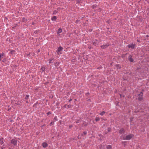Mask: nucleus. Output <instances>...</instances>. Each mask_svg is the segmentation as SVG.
Instances as JSON below:
<instances>
[{
	"label": "nucleus",
	"mask_w": 149,
	"mask_h": 149,
	"mask_svg": "<svg viewBox=\"0 0 149 149\" xmlns=\"http://www.w3.org/2000/svg\"><path fill=\"white\" fill-rule=\"evenodd\" d=\"M137 97L138 100L140 101H141L143 99V93L142 92H140V93L137 95Z\"/></svg>",
	"instance_id": "1"
},
{
	"label": "nucleus",
	"mask_w": 149,
	"mask_h": 149,
	"mask_svg": "<svg viewBox=\"0 0 149 149\" xmlns=\"http://www.w3.org/2000/svg\"><path fill=\"white\" fill-rule=\"evenodd\" d=\"M133 136L134 135L132 134H129L127 135L125 137V139H124L125 140H130Z\"/></svg>",
	"instance_id": "2"
},
{
	"label": "nucleus",
	"mask_w": 149,
	"mask_h": 149,
	"mask_svg": "<svg viewBox=\"0 0 149 149\" xmlns=\"http://www.w3.org/2000/svg\"><path fill=\"white\" fill-rule=\"evenodd\" d=\"M135 46V44H130L127 45V47L129 48H131L132 49L134 48Z\"/></svg>",
	"instance_id": "3"
},
{
	"label": "nucleus",
	"mask_w": 149,
	"mask_h": 149,
	"mask_svg": "<svg viewBox=\"0 0 149 149\" xmlns=\"http://www.w3.org/2000/svg\"><path fill=\"white\" fill-rule=\"evenodd\" d=\"M11 143L13 144L15 146L17 145V140L15 139H13L11 140Z\"/></svg>",
	"instance_id": "4"
},
{
	"label": "nucleus",
	"mask_w": 149,
	"mask_h": 149,
	"mask_svg": "<svg viewBox=\"0 0 149 149\" xmlns=\"http://www.w3.org/2000/svg\"><path fill=\"white\" fill-rule=\"evenodd\" d=\"M109 46V44L108 43H107L106 45H104L101 46V48L102 49H104L107 48V47Z\"/></svg>",
	"instance_id": "5"
},
{
	"label": "nucleus",
	"mask_w": 149,
	"mask_h": 149,
	"mask_svg": "<svg viewBox=\"0 0 149 149\" xmlns=\"http://www.w3.org/2000/svg\"><path fill=\"white\" fill-rule=\"evenodd\" d=\"M128 59L130 62H132L134 61V60L132 58V56L131 55H130L129 56Z\"/></svg>",
	"instance_id": "6"
},
{
	"label": "nucleus",
	"mask_w": 149,
	"mask_h": 149,
	"mask_svg": "<svg viewBox=\"0 0 149 149\" xmlns=\"http://www.w3.org/2000/svg\"><path fill=\"white\" fill-rule=\"evenodd\" d=\"M119 133L121 134H124L125 132V130L123 128L121 129L119 131Z\"/></svg>",
	"instance_id": "7"
},
{
	"label": "nucleus",
	"mask_w": 149,
	"mask_h": 149,
	"mask_svg": "<svg viewBox=\"0 0 149 149\" xmlns=\"http://www.w3.org/2000/svg\"><path fill=\"white\" fill-rule=\"evenodd\" d=\"M42 146L43 148H46L48 146L46 142H44L42 144Z\"/></svg>",
	"instance_id": "8"
},
{
	"label": "nucleus",
	"mask_w": 149,
	"mask_h": 149,
	"mask_svg": "<svg viewBox=\"0 0 149 149\" xmlns=\"http://www.w3.org/2000/svg\"><path fill=\"white\" fill-rule=\"evenodd\" d=\"M63 49V47H59L57 51L58 52H60Z\"/></svg>",
	"instance_id": "9"
},
{
	"label": "nucleus",
	"mask_w": 149,
	"mask_h": 149,
	"mask_svg": "<svg viewBox=\"0 0 149 149\" xmlns=\"http://www.w3.org/2000/svg\"><path fill=\"white\" fill-rule=\"evenodd\" d=\"M62 29L61 28L59 29L57 31V33H61L62 32Z\"/></svg>",
	"instance_id": "10"
},
{
	"label": "nucleus",
	"mask_w": 149,
	"mask_h": 149,
	"mask_svg": "<svg viewBox=\"0 0 149 149\" xmlns=\"http://www.w3.org/2000/svg\"><path fill=\"white\" fill-rule=\"evenodd\" d=\"M56 16H54L51 19L53 21H55L56 19Z\"/></svg>",
	"instance_id": "11"
},
{
	"label": "nucleus",
	"mask_w": 149,
	"mask_h": 149,
	"mask_svg": "<svg viewBox=\"0 0 149 149\" xmlns=\"http://www.w3.org/2000/svg\"><path fill=\"white\" fill-rule=\"evenodd\" d=\"M3 138H1L0 139V144H2L3 143Z\"/></svg>",
	"instance_id": "12"
},
{
	"label": "nucleus",
	"mask_w": 149,
	"mask_h": 149,
	"mask_svg": "<svg viewBox=\"0 0 149 149\" xmlns=\"http://www.w3.org/2000/svg\"><path fill=\"white\" fill-rule=\"evenodd\" d=\"M59 64H60L59 62H56L55 63L54 65L56 67H57V66H59Z\"/></svg>",
	"instance_id": "13"
},
{
	"label": "nucleus",
	"mask_w": 149,
	"mask_h": 149,
	"mask_svg": "<svg viewBox=\"0 0 149 149\" xmlns=\"http://www.w3.org/2000/svg\"><path fill=\"white\" fill-rule=\"evenodd\" d=\"M4 54L3 53H2V54H0V61L1 60V58L3 57V56H4Z\"/></svg>",
	"instance_id": "14"
},
{
	"label": "nucleus",
	"mask_w": 149,
	"mask_h": 149,
	"mask_svg": "<svg viewBox=\"0 0 149 149\" xmlns=\"http://www.w3.org/2000/svg\"><path fill=\"white\" fill-rule=\"evenodd\" d=\"M15 52V51L14 50H11L10 51V53L11 54H14Z\"/></svg>",
	"instance_id": "15"
},
{
	"label": "nucleus",
	"mask_w": 149,
	"mask_h": 149,
	"mask_svg": "<svg viewBox=\"0 0 149 149\" xmlns=\"http://www.w3.org/2000/svg\"><path fill=\"white\" fill-rule=\"evenodd\" d=\"M107 149H111V145H108L107 147Z\"/></svg>",
	"instance_id": "16"
},
{
	"label": "nucleus",
	"mask_w": 149,
	"mask_h": 149,
	"mask_svg": "<svg viewBox=\"0 0 149 149\" xmlns=\"http://www.w3.org/2000/svg\"><path fill=\"white\" fill-rule=\"evenodd\" d=\"M120 138L121 139L123 140H125L124 139H125V137L123 135L120 136Z\"/></svg>",
	"instance_id": "17"
},
{
	"label": "nucleus",
	"mask_w": 149,
	"mask_h": 149,
	"mask_svg": "<svg viewBox=\"0 0 149 149\" xmlns=\"http://www.w3.org/2000/svg\"><path fill=\"white\" fill-rule=\"evenodd\" d=\"M105 113V112L104 111H103L102 112L100 113V114L101 116H103L104 115Z\"/></svg>",
	"instance_id": "18"
},
{
	"label": "nucleus",
	"mask_w": 149,
	"mask_h": 149,
	"mask_svg": "<svg viewBox=\"0 0 149 149\" xmlns=\"http://www.w3.org/2000/svg\"><path fill=\"white\" fill-rule=\"evenodd\" d=\"M116 66L117 67V68L118 69H120L121 68L120 66L118 64H117L116 65Z\"/></svg>",
	"instance_id": "19"
},
{
	"label": "nucleus",
	"mask_w": 149,
	"mask_h": 149,
	"mask_svg": "<svg viewBox=\"0 0 149 149\" xmlns=\"http://www.w3.org/2000/svg\"><path fill=\"white\" fill-rule=\"evenodd\" d=\"M40 70H41L42 72L45 71V68L44 67H42L41 68Z\"/></svg>",
	"instance_id": "20"
},
{
	"label": "nucleus",
	"mask_w": 149,
	"mask_h": 149,
	"mask_svg": "<svg viewBox=\"0 0 149 149\" xmlns=\"http://www.w3.org/2000/svg\"><path fill=\"white\" fill-rule=\"evenodd\" d=\"M58 12L56 10H54L53 12V14L55 15Z\"/></svg>",
	"instance_id": "21"
},
{
	"label": "nucleus",
	"mask_w": 149,
	"mask_h": 149,
	"mask_svg": "<svg viewBox=\"0 0 149 149\" xmlns=\"http://www.w3.org/2000/svg\"><path fill=\"white\" fill-rule=\"evenodd\" d=\"M54 60V59H50L49 60V63H51L52 62H52V60Z\"/></svg>",
	"instance_id": "22"
},
{
	"label": "nucleus",
	"mask_w": 149,
	"mask_h": 149,
	"mask_svg": "<svg viewBox=\"0 0 149 149\" xmlns=\"http://www.w3.org/2000/svg\"><path fill=\"white\" fill-rule=\"evenodd\" d=\"M29 95H26V97H25V99L26 100H27L28 99V98L29 97Z\"/></svg>",
	"instance_id": "23"
},
{
	"label": "nucleus",
	"mask_w": 149,
	"mask_h": 149,
	"mask_svg": "<svg viewBox=\"0 0 149 149\" xmlns=\"http://www.w3.org/2000/svg\"><path fill=\"white\" fill-rule=\"evenodd\" d=\"M100 118H98V117H96L95 118V120L96 121H99L100 120Z\"/></svg>",
	"instance_id": "24"
},
{
	"label": "nucleus",
	"mask_w": 149,
	"mask_h": 149,
	"mask_svg": "<svg viewBox=\"0 0 149 149\" xmlns=\"http://www.w3.org/2000/svg\"><path fill=\"white\" fill-rule=\"evenodd\" d=\"M107 130H108V132H110L111 130V129L109 127L108 128Z\"/></svg>",
	"instance_id": "25"
},
{
	"label": "nucleus",
	"mask_w": 149,
	"mask_h": 149,
	"mask_svg": "<svg viewBox=\"0 0 149 149\" xmlns=\"http://www.w3.org/2000/svg\"><path fill=\"white\" fill-rule=\"evenodd\" d=\"M26 20H27L24 17L22 19V21L23 22H25V21H26Z\"/></svg>",
	"instance_id": "26"
},
{
	"label": "nucleus",
	"mask_w": 149,
	"mask_h": 149,
	"mask_svg": "<svg viewBox=\"0 0 149 149\" xmlns=\"http://www.w3.org/2000/svg\"><path fill=\"white\" fill-rule=\"evenodd\" d=\"M54 123V122H52L50 123V126L52 125H53Z\"/></svg>",
	"instance_id": "27"
},
{
	"label": "nucleus",
	"mask_w": 149,
	"mask_h": 149,
	"mask_svg": "<svg viewBox=\"0 0 149 149\" xmlns=\"http://www.w3.org/2000/svg\"><path fill=\"white\" fill-rule=\"evenodd\" d=\"M71 105L70 104L68 105L67 106L68 108H71Z\"/></svg>",
	"instance_id": "28"
},
{
	"label": "nucleus",
	"mask_w": 149,
	"mask_h": 149,
	"mask_svg": "<svg viewBox=\"0 0 149 149\" xmlns=\"http://www.w3.org/2000/svg\"><path fill=\"white\" fill-rule=\"evenodd\" d=\"M38 31H37V30H36V31H35L34 32V33L35 34H36L37 33H38Z\"/></svg>",
	"instance_id": "29"
},
{
	"label": "nucleus",
	"mask_w": 149,
	"mask_h": 149,
	"mask_svg": "<svg viewBox=\"0 0 149 149\" xmlns=\"http://www.w3.org/2000/svg\"><path fill=\"white\" fill-rule=\"evenodd\" d=\"M54 120H57V117L56 116H55L54 118Z\"/></svg>",
	"instance_id": "30"
},
{
	"label": "nucleus",
	"mask_w": 149,
	"mask_h": 149,
	"mask_svg": "<svg viewBox=\"0 0 149 149\" xmlns=\"http://www.w3.org/2000/svg\"><path fill=\"white\" fill-rule=\"evenodd\" d=\"M84 134V135H86L87 134V132L86 131H84L83 132Z\"/></svg>",
	"instance_id": "31"
},
{
	"label": "nucleus",
	"mask_w": 149,
	"mask_h": 149,
	"mask_svg": "<svg viewBox=\"0 0 149 149\" xmlns=\"http://www.w3.org/2000/svg\"><path fill=\"white\" fill-rule=\"evenodd\" d=\"M79 122V120H77L76 121V123H77Z\"/></svg>",
	"instance_id": "32"
},
{
	"label": "nucleus",
	"mask_w": 149,
	"mask_h": 149,
	"mask_svg": "<svg viewBox=\"0 0 149 149\" xmlns=\"http://www.w3.org/2000/svg\"><path fill=\"white\" fill-rule=\"evenodd\" d=\"M51 112L49 111V112H48L47 113V115H49V114H51Z\"/></svg>",
	"instance_id": "33"
},
{
	"label": "nucleus",
	"mask_w": 149,
	"mask_h": 149,
	"mask_svg": "<svg viewBox=\"0 0 149 149\" xmlns=\"http://www.w3.org/2000/svg\"><path fill=\"white\" fill-rule=\"evenodd\" d=\"M8 120L9 121L11 122L13 121V120H11L10 119H8Z\"/></svg>",
	"instance_id": "34"
},
{
	"label": "nucleus",
	"mask_w": 149,
	"mask_h": 149,
	"mask_svg": "<svg viewBox=\"0 0 149 149\" xmlns=\"http://www.w3.org/2000/svg\"><path fill=\"white\" fill-rule=\"evenodd\" d=\"M5 148V145H3V147L2 148H3V149L4 148Z\"/></svg>",
	"instance_id": "35"
},
{
	"label": "nucleus",
	"mask_w": 149,
	"mask_h": 149,
	"mask_svg": "<svg viewBox=\"0 0 149 149\" xmlns=\"http://www.w3.org/2000/svg\"><path fill=\"white\" fill-rule=\"evenodd\" d=\"M89 94H90V93H86V95H89Z\"/></svg>",
	"instance_id": "36"
},
{
	"label": "nucleus",
	"mask_w": 149,
	"mask_h": 149,
	"mask_svg": "<svg viewBox=\"0 0 149 149\" xmlns=\"http://www.w3.org/2000/svg\"><path fill=\"white\" fill-rule=\"evenodd\" d=\"M93 44L94 45H96V43H95V42H93Z\"/></svg>",
	"instance_id": "37"
},
{
	"label": "nucleus",
	"mask_w": 149,
	"mask_h": 149,
	"mask_svg": "<svg viewBox=\"0 0 149 149\" xmlns=\"http://www.w3.org/2000/svg\"><path fill=\"white\" fill-rule=\"evenodd\" d=\"M72 100V99H70L69 100V102H70V101H71Z\"/></svg>",
	"instance_id": "38"
},
{
	"label": "nucleus",
	"mask_w": 149,
	"mask_h": 149,
	"mask_svg": "<svg viewBox=\"0 0 149 149\" xmlns=\"http://www.w3.org/2000/svg\"><path fill=\"white\" fill-rule=\"evenodd\" d=\"M66 105H67L66 104L65 105V106H64V107H65V108H66Z\"/></svg>",
	"instance_id": "39"
},
{
	"label": "nucleus",
	"mask_w": 149,
	"mask_h": 149,
	"mask_svg": "<svg viewBox=\"0 0 149 149\" xmlns=\"http://www.w3.org/2000/svg\"><path fill=\"white\" fill-rule=\"evenodd\" d=\"M38 52H40V49H39L38 51Z\"/></svg>",
	"instance_id": "40"
},
{
	"label": "nucleus",
	"mask_w": 149,
	"mask_h": 149,
	"mask_svg": "<svg viewBox=\"0 0 149 149\" xmlns=\"http://www.w3.org/2000/svg\"><path fill=\"white\" fill-rule=\"evenodd\" d=\"M148 37V35H146V37Z\"/></svg>",
	"instance_id": "41"
},
{
	"label": "nucleus",
	"mask_w": 149,
	"mask_h": 149,
	"mask_svg": "<svg viewBox=\"0 0 149 149\" xmlns=\"http://www.w3.org/2000/svg\"><path fill=\"white\" fill-rule=\"evenodd\" d=\"M137 41L138 42H140L139 40H137Z\"/></svg>",
	"instance_id": "42"
},
{
	"label": "nucleus",
	"mask_w": 149,
	"mask_h": 149,
	"mask_svg": "<svg viewBox=\"0 0 149 149\" xmlns=\"http://www.w3.org/2000/svg\"><path fill=\"white\" fill-rule=\"evenodd\" d=\"M77 2H78V3H80V2H79V0H78V1H77Z\"/></svg>",
	"instance_id": "43"
},
{
	"label": "nucleus",
	"mask_w": 149,
	"mask_h": 149,
	"mask_svg": "<svg viewBox=\"0 0 149 149\" xmlns=\"http://www.w3.org/2000/svg\"><path fill=\"white\" fill-rule=\"evenodd\" d=\"M32 24H34V23L33 22L32 23Z\"/></svg>",
	"instance_id": "44"
},
{
	"label": "nucleus",
	"mask_w": 149,
	"mask_h": 149,
	"mask_svg": "<svg viewBox=\"0 0 149 149\" xmlns=\"http://www.w3.org/2000/svg\"><path fill=\"white\" fill-rule=\"evenodd\" d=\"M72 127V126H70V127Z\"/></svg>",
	"instance_id": "45"
},
{
	"label": "nucleus",
	"mask_w": 149,
	"mask_h": 149,
	"mask_svg": "<svg viewBox=\"0 0 149 149\" xmlns=\"http://www.w3.org/2000/svg\"><path fill=\"white\" fill-rule=\"evenodd\" d=\"M1 149H3V148H1Z\"/></svg>",
	"instance_id": "46"
},
{
	"label": "nucleus",
	"mask_w": 149,
	"mask_h": 149,
	"mask_svg": "<svg viewBox=\"0 0 149 149\" xmlns=\"http://www.w3.org/2000/svg\"><path fill=\"white\" fill-rule=\"evenodd\" d=\"M26 102L27 103L28 102V101H26Z\"/></svg>",
	"instance_id": "47"
},
{
	"label": "nucleus",
	"mask_w": 149,
	"mask_h": 149,
	"mask_svg": "<svg viewBox=\"0 0 149 149\" xmlns=\"http://www.w3.org/2000/svg\"><path fill=\"white\" fill-rule=\"evenodd\" d=\"M142 91H144V90H142Z\"/></svg>",
	"instance_id": "48"
}]
</instances>
